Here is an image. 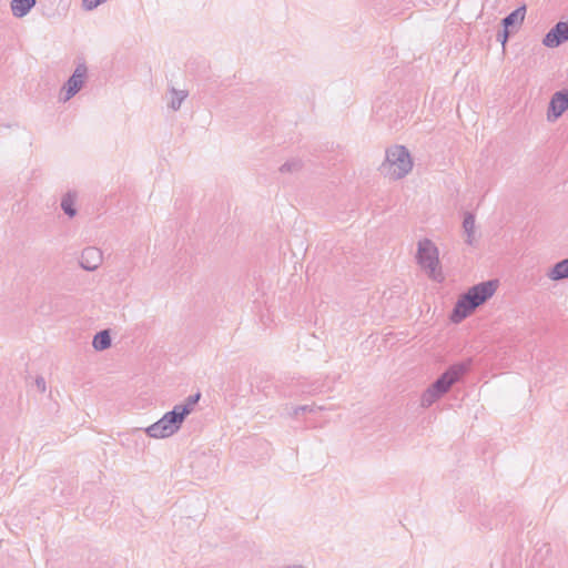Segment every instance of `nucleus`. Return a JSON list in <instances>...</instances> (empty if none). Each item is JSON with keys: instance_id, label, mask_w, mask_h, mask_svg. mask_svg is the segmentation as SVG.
Listing matches in <instances>:
<instances>
[{"instance_id": "ddd939ff", "label": "nucleus", "mask_w": 568, "mask_h": 568, "mask_svg": "<svg viewBox=\"0 0 568 568\" xmlns=\"http://www.w3.org/2000/svg\"><path fill=\"white\" fill-rule=\"evenodd\" d=\"M111 345V335L109 329H103L97 333L92 341V346L95 351L102 352Z\"/></svg>"}, {"instance_id": "9d476101", "label": "nucleus", "mask_w": 568, "mask_h": 568, "mask_svg": "<svg viewBox=\"0 0 568 568\" xmlns=\"http://www.w3.org/2000/svg\"><path fill=\"white\" fill-rule=\"evenodd\" d=\"M37 0H11L10 8L12 16L16 18L26 17L36 6Z\"/></svg>"}, {"instance_id": "39448f33", "label": "nucleus", "mask_w": 568, "mask_h": 568, "mask_svg": "<svg viewBox=\"0 0 568 568\" xmlns=\"http://www.w3.org/2000/svg\"><path fill=\"white\" fill-rule=\"evenodd\" d=\"M468 367V362L452 365L429 387H432L439 395L444 396L450 389V387L467 372Z\"/></svg>"}, {"instance_id": "a211bd4d", "label": "nucleus", "mask_w": 568, "mask_h": 568, "mask_svg": "<svg viewBox=\"0 0 568 568\" xmlns=\"http://www.w3.org/2000/svg\"><path fill=\"white\" fill-rule=\"evenodd\" d=\"M303 166V163L298 159H291L286 161L283 165L280 168L281 173H295L298 172Z\"/></svg>"}, {"instance_id": "6ab92c4d", "label": "nucleus", "mask_w": 568, "mask_h": 568, "mask_svg": "<svg viewBox=\"0 0 568 568\" xmlns=\"http://www.w3.org/2000/svg\"><path fill=\"white\" fill-rule=\"evenodd\" d=\"M321 409H323V407L315 406V405H302V406L295 407L293 410V414L297 416L301 413H306V412L315 413Z\"/></svg>"}, {"instance_id": "2eb2a0df", "label": "nucleus", "mask_w": 568, "mask_h": 568, "mask_svg": "<svg viewBox=\"0 0 568 568\" xmlns=\"http://www.w3.org/2000/svg\"><path fill=\"white\" fill-rule=\"evenodd\" d=\"M171 101L169 108L173 111H178L181 108L182 102L187 98L189 93L185 90H176L175 88L170 89Z\"/></svg>"}, {"instance_id": "6e6552de", "label": "nucleus", "mask_w": 568, "mask_h": 568, "mask_svg": "<svg viewBox=\"0 0 568 568\" xmlns=\"http://www.w3.org/2000/svg\"><path fill=\"white\" fill-rule=\"evenodd\" d=\"M568 109V90H560L552 94L548 112L547 120L555 121Z\"/></svg>"}, {"instance_id": "4be33fe9", "label": "nucleus", "mask_w": 568, "mask_h": 568, "mask_svg": "<svg viewBox=\"0 0 568 568\" xmlns=\"http://www.w3.org/2000/svg\"><path fill=\"white\" fill-rule=\"evenodd\" d=\"M34 383H36V386H37V388L39 389V392H41V393H44V392H45V389H47L45 381H44V378H43L42 376H38V377L36 378V382H34Z\"/></svg>"}, {"instance_id": "f03ea898", "label": "nucleus", "mask_w": 568, "mask_h": 568, "mask_svg": "<svg viewBox=\"0 0 568 568\" xmlns=\"http://www.w3.org/2000/svg\"><path fill=\"white\" fill-rule=\"evenodd\" d=\"M498 282L490 280L471 286L459 296L450 315L454 323H460L469 316L478 306L488 301L497 290Z\"/></svg>"}, {"instance_id": "dca6fc26", "label": "nucleus", "mask_w": 568, "mask_h": 568, "mask_svg": "<svg viewBox=\"0 0 568 568\" xmlns=\"http://www.w3.org/2000/svg\"><path fill=\"white\" fill-rule=\"evenodd\" d=\"M463 229L467 235L466 243L471 245L475 233V216L471 213H466L463 221Z\"/></svg>"}, {"instance_id": "f3484780", "label": "nucleus", "mask_w": 568, "mask_h": 568, "mask_svg": "<svg viewBox=\"0 0 568 568\" xmlns=\"http://www.w3.org/2000/svg\"><path fill=\"white\" fill-rule=\"evenodd\" d=\"M442 395L435 392L432 387H428L420 396V406L427 408L437 402Z\"/></svg>"}, {"instance_id": "f8f14e48", "label": "nucleus", "mask_w": 568, "mask_h": 568, "mask_svg": "<svg viewBox=\"0 0 568 568\" xmlns=\"http://www.w3.org/2000/svg\"><path fill=\"white\" fill-rule=\"evenodd\" d=\"M525 14H526V6H521L503 19V26L506 29H509L510 27L520 24L525 19Z\"/></svg>"}, {"instance_id": "9b49d317", "label": "nucleus", "mask_w": 568, "mask_h": 568, "mask_svg": "<svg viewBox=\"0 0 568 568\" xmlns=\"http://www.w3.org/2000/svg\"><path fill=\"white\" fill-rule=\"evenodd\" d=\"M547 276L552 281H560L568 278V257L557 262L547 273Z\"/></svg>"}, {"instance_id": "f257e3e1", "label": "nucleus", "mask_w": 568, "mask_h": 568, "mask_svg": "<svg viewBox=\"0 0 568 568\" xmlns=\"http://www.w3.org/2000/svg\"><path fill=\"white\" fill-rule=\"evenodd\" d=\"M199 399L200 394L189 396L184 404L175 405L171 412L165 413L158 422L145 428V433L152 438H166L174 435Z\"/></svg>"}, {"instance_id": "1a4fd4ad", "label": "nucleus", "mask_w": 568, "mask_h": 568, "mask_svg": "<svg viewBox=\"0 0 568 568\" xmlns=\"http://www.w3.org/2000/svg\"><path fill=\"white\" fill-rule=\"evenodd\" d=\"M103 262V253L94 246L85 247L80 256V266L85 271H95Z\"/></svg>"}, {"instance_id": "20e7f679", "label": "nucleus", "mask_w": 568, "mask_h": 568, "mask_svg": "<svg viewBox=\"0 0 568 568\" xmlns=\"http://www.w3.org/2000/svg\"><path fill=\"white\" fill-rule=\"evenodd\" d=\"M416 258L417 263L433 281L438 283L444 281L439 262V252L437 246L430 240L423 239L418 242Z\"/></svg>"}, {"instance_id": "7ed1b4c3", "label": "nucleus", "mask_w": 568, "mask_h": 568, "mask_svg": "<svg viewBox=\"0 0 568 568\" xmlns=\"http://www.w3.org/2000/svg\"><path fill=\"white\" fill-rule=\"evenodd\" d=\"M413 169V160L408 150L403 145H394L386 150V159L379 166L383 175L392 180L406 176Z\"/></svg>"}, {"instance_id": "423d86ee", "label": "nucleus", "mask_w": 568, "mask_h": 568, "mask_svg": "<svg viewBox=\"0 0 568 568\" xmlns=\"http://www.w3.org/2000/svg\"><path fill=\"white\" fill-rule=\"evenodd\" d=\"M87 72L88 69L84 63L77 65L74 72L63 85V90H65V97L63 98L64 101L70 100L82 89L87 78Z\"/></svg>"}, {"instance_id": "4468645a", "label": "nucleus", "mask_w": 568, "mask_h": 568, "mask_svg": "<svg viewBox=\"0 0 568 568\" xmlns=\"http://www.w3.org/2000/svg\"><path fill=\"white\" fill-rule=\"evenodd\" d=\"M77 194L74 192H68L63 195L61 200V209L69 216L73 217L77 215L75 204Z\"/></svg>"}, {"instance_id": "0eeeda50", "label": "nucleus", "mask_w": 568, "mask_h": 568, "mask_svg": "<svg viewBox=\"0 0 568 568\" xmlns=\"http://www.w3.org/2000/svg\"><path fill=\"white\" fill-rule=\"evenodd\" d=\"M568 40V22H557L544 37L542 44L548 48H557Z\"/></svg>"}, {"instance_id": "aec40b11", "label": "nucleus", "mask_w": 568, "mask_h": 568, "mask_svg": "<svg viewBox=\"0 0 568 568\" xmlns=\"http://www.w3.org/2000/svg\"><path fill=\"white\" fill-rule=\"evenodd\" d=\"M106 0H82V6L85 10H93Z\"/></svg>"}, {"instance_id": "412c9836", "label": "nucleus", "mask_w": 568, "mask_h": 568, "mask_svg": "<svg viewBox=\"0 0 568 568\" xmlns=\"http://www.w3.org/2000/svg\"><path fill=\"white\" fill-rule=\"evenodd\" d=\"M508 38H509V31H508V29H506L504 27V30L499 31L497 33V40L500 41L503 44H505L507 42Z\"/></svg>"}]
</instances>
